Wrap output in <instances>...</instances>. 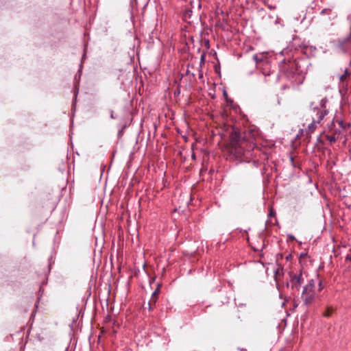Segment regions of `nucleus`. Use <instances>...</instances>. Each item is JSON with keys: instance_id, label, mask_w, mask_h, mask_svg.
<instances>
[{"instance_id": "obj_1", "label": "nucleus", "mask_w": 351, "mask_h": 351, "mask_svg": "<svg viewBox=\"0 0 351 351\" xmlns=\"http://www.w3.org/2000/svg\"><path fill=\"white\" fill-rule=\"evenodd\" d=\"M230 152L241 161L248 160L252 157V151L256 147L254 132L247 131L243 137L237 130L230 134Z\"/></svg>"}, {"instance_id": "obj_2", "label": "nucleus", "mask_w": 351, "mask_h": 351, "mask_svg": "<svg viewBox=\"0 0 351 351\" xmlns=\"http://www.w3.org/2000/svg\"><path fill=\"white\" fill-rule=\"evenodd\" d=\"M302 60H284L280 63L281 74L292 86L302 84L305 79L306 71L302 68Z\"/></svg>"}, {"instance_id": "obj_3", "label": "nucleus", "mask_w": 351, "mask_h": 351, "mask_svg": "<svg viewBox=\"0 0 351 351\" xmlns=\"http://www.w3.org/2000/svg\"><path fill=\"white\" fill-rule=\"evenodd\" d=\"M326 102V99H322L321 108L315 107L313 108V114H315V116H312V122L308 125L306 131V135L308 137H311V134L313 133L316 130L317 125L320 123V122L323 120L324 117L328 113V111L325 106Z\"/></svg>"}, {"instance_id": "obj_4", "label": "nucleus", "mask_w": 351, "mask_h": 351, "mask_svg": "<svg viewBox=\"0 0 351 351\" xmlns=\"http://www.w3.org/2000/svg\"><path fill=\"white\" fill-rule=\"evenodd\" d=\"M315 288V281L313 279L309 280L308 283L304 287L302 293V299L306 306L312 304L315 300L317 293Z\"/></svg>"}, {"instance_id": "obj_5", "label": "nucleus", "mask_w": 351, "mask_h": 351, "mask_svg": "<svg viewBox=\"0 0 351 351\" xmlns=\"http://www.w3.org/2000/svg\"><path fill=\"white\" fill-rule=\"evenodd\" d=\"M304 281L303 273L301 271L299 273H291L290 274V280L287 283V286H290L292 290L298 291Z\"/></svg>"}, {"instance_id": "obj_6", "label": "nucleus", "mask_w": 351, "mask_h": 351, "mask_svg": "<svg viewBox=\"0 0 351 351\" xmlns=\"http://www.w3.org/2000/svg\"><path fill=\"white\" fill-rule=\"evenodd\" d=\"M321 20L323 23L332 25V20L337 17L336 12L333 11L331 8H324L320 12Z\"/></svg>"}, {"instance_id": "obj_7", "label": "nucleus", "mask_w": 351, "mask_h": 351, "mask_svg": "<svg viewBox=\"0 0 351 351\" xmlns=\"http://www.w3.org/2000/svg\"><path fill=\"white\" fill-rule=\"evenodd\" d=\"M337 49L343 53H351V34L338 40Z\"/></svg>"}, {"instance_id": "obj_8", "label": "nucleus", "mask_w": 351, "mask_h": 351, "mask_svg": "<svg viewBox=\"0 0 351 351\" xmlns=\"http://www.w3.org/2000/svg\"><path fill=\"white\" fill-rule=\"evenodd\" d=\"M253 59L256 62L257 67L259 66V64L261 63H263L264 64L266 65L269 64L267 53H256L254 55Z\"/></svg>"}, {"instance_id": "obj_9", "label": "nucleus", "mask_w": 351, "mask_h": 351, "mask_svg": "<svg viewBox=\"0 0 351 351\" xmlns=\"http://www.w3.org/2000/svg\"><path fill=\"white\" fill-rule=\"evenodd\" d=\"M351 76V71L346 69L343 73L339 75V80L341 84L342 87H347L348 85V80Z\"/></svg>"}, {"instance_id": "obj_10", "label": "nucleus", "mask_w": 351, "mask_h": 351, "mask_svg": "<svg viewBox=\"0 0 351 351\" xmlns=\"http://www.w3.org/2000/svg\"><path fill=\"white\" fill-rule=\"evenodd\" d=\"M158 288H157L154 292L152 293L151 300L149 303V310L152 309V303L155 304L156 302V300L158 299Z\"/></svg>"}, {"instance_id": "obj_11", "label": "nucleus", "mask_w": 351, "mask_h": 351, "mask_svg": "<svg viewBox=\"0 0 351 351\" xmlns=\"http://www.w3.org/2000/svg\"><path fill=\"white\" fill-rule=\"evenodd\" d=\"M337 132H335L332 135H326V139L330 143H334L337 141V138L336 137Z\"/></svg>"}, {"instance_id": "obj_12", "label": "nucleus", "mask_w": 351, "mask_h": 351, "mask_svg": "<svg viewBox=\"0 0 351 351\" xmlns=\"http://www.w3.org/2000/svg\"><path fill=\"white\" fill-rule=\"evenodd\" d=\"M333 312V308L332 307H327L326 311L323 313V316L326 317H329Z\"/></svg>"}, {"instance_id": "obj_13", "label": "nucleus", "mask_w": 351, "mask_h": 351, "mask_svg": "<svg viewBox=\"0 0 351 351\" xmlns=\"http://www.w3.org/2000/svg\"><path fill=\"white\" fill-rule=\"evenodd\" d=\"M346 260L351 262V250H350V253H349L346 255Z\"/></svg>"}, {"instance_id": "obj_14", "label": "nucleus", "mask_w": 351, "mask_h": 351, "mask_svg": "<svg viewBox=\"0 0 351 351\" xmlns=\"http://www.w3.org/2000/svg\"><path fill=\"white\" fill-rule=\"evenodd\" d=\"M274 215H275V212L274 211V210L272 208H271L269 213V217H273Z\"/></svg>"}, {"instance_id": "obj_15", "label": "nucleus", "mask_w": 351, "mask_h": 351, "mask_svg": "<svg viewBox=\"0 0 351 351\" xmlns=\"http://www.w3.org/2000/svg\"><path fill=\"white\" fill-rule=\"evenodd\" d=\"M322 289H323L322 282V281H320L319 282V289H318V291H320L321 290H322Z\"/></svg>"}, {"instance_id": "obj_16", "label": "nucleus", "mask_w": 351, "mask_h": 351, "mask_svg": "<svg viewBox=\"0 0 351 351\" xmlns=\"http://www.w3.org/2000/svg\"><path fill=\"white\" fill-rule=\"evenodd\" d=\"M268 8H269L270 10H273V9H275V8H276V6H275V5L272 6V5H268Z\"/></svg>"}, {"instance_id": "obj_17", "label": "nucleus", "mask_w": 351, "mask_h": 351, "mask_svg": "<svg viewBox=\"0 0 351 351\" xmlns=\"http://www.w3.org/2000/svg\"><path fill=\"white\" fill-rule=\"evenodd\" d=\"M339 124L340 127H341V128H343V121H341H341H339Z\"/></svg>"}, {"instance_id": "obj_18", "label": "nucleus", "mask_w": 351, "mask_h": 351, "mask_svg": "<svg viewBox=\"0 0 351 351\" xmlns=\"http://www.w3.org/2000/svg\"><path fill=\"white\" fill-rule=\"evenodd\" d=\"M204 56H202V57H201V60H202V61H204Z\"/></svg>"}, {"instance_id": "obj_19", "label": "nucleus", "mask_w": 351, "mask_h": 351, "mask_svg": "<svg viewBox=\"0 0 351 351\" xmlns=\"http://www.w3.org/2000/svg\"><path fill=\"white\" fill-rule=\"evenodd\" d=\"M111 118L114 119L113 114H111Z\"/></svg>"}, {"instance_id": "obj_20", "label": "nucleus", "mask_w": 351, "mask_h": 351, "mask_svg": "<svg viewBox=\"0 0 351 351\" xmlns=\"http://www.w3.org/2000/svg\"><path fill=\"white\" fill-rule=\"evenodd\" d=\"M208 44V40H206V45Z\"/></svg>"}, {"instance_id": "obj_21", "label": "nucleus", "mask_w": 351, "mask_h": 351, "mask_svg": "<svg viewBox=\"0 0 351 351\" xmlns=\"http://www.w3.org/2000/svg\"><path fill=\"white\" fill-rule=\"evenodd\" d=\"M208 44V40H206V45Z\"/></svg>"}]
</instances>
